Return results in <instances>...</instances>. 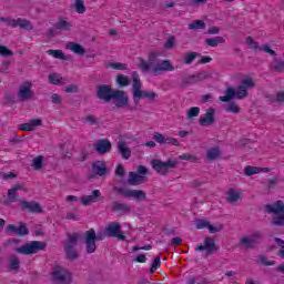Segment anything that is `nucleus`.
Listing matches in <instances>:
<instances>
[{
	"instance_id": "nucleus-1",
	"label": "nucleus",
	"mask_w": 284,
	"mask_h": 284,
	"mask_svg": "<svg viewBox=\"0 0 284 284\" xmlns=\"http://www.w3.org/2000/svg\"><path fill=\"white\" fill-rule=\"evenodd\" d=\"M139 68L142 72H150L152 70L155 77L163 74V72H174V65L170 60H160L156 55V52H151L149 54L148 61L143 58H138Z\"/></svg>"
},
{
	"instance_id": "nucleus-2",
	"label": "nucleus",
	"mask_w": 284,
	"mask_h": 284,
	"mask_svg": "<svg viewBox=\"0 0 284 284\" xmlns=\"http://www.w3.org/2000/svg\"><path fill=\"white\" fill-rule=\"evenodd\" d=\"M108 234L105 231L102 233H98L94 229H90L84 233V244L87 254H94L97 252V241H103Z\"/></svg>"
},
{
	"instance_id": "nucleus-3",
	"label": "nucleus",
	"mask_w": 284,
	"mask_h": 284,
	"mask_svg": "<svg viewBox=\"0 0 284 284\" xmlns=\"http://www.w3.org/2000/svg\"><path fill=\"white\" fill-rule=\"evenodd\" d=\"M176 165H179V160L174 158H169L166 162H163L159 159H154L151 161V166L161 174V176H168L170 174V170H175Z\"/></svg>"
},
{
	"instance_id": "nucleus-4",
	"label": "nucleus",
	"mask_w": 284,
	"mask_h": 284,
	"mask_svg": "<svg viewBox=\"0 0 284 284\" xmlns=\"http://www.w3.org/2000/svg\"><path fill=\"white\" fill-rule=\"evenodd\" d=\"M265 212L267 214H275L277 217L273 220V225L283 226L284 225V203L277 200L273 205L266 204Z\"/></svg>"
},
{
	"instance_id": "nucleus-5",
	"label": "nucleus",
	"mask_w": 284,
	"mask_h": 284,
	"mask_svg": "<svg viewBox=\"0 0 284 284\" xmlns=\"http://www.w3.org/2000/svg\"><path fill=\"white\" fill-rule=\"evenodd\" d=\"M48 247V244L45 242L41 241H31L26 243L22 246H18L14 248V252L17 254H23L24 256H30V254H37L38 252H41Z\"/></svg>"
},
{
	"instance_id": "nucleus-6",
	"label": "nucleus",
	"mask_w": 284,
	"mask_h": 284,
	"mask_svg": "<svg viewBox=\"0 0 284 284\" xmlns=\"http://www.w3.org/2000/svg\"><path fill=\"white\" fill-rule=\"evenodd\" d=\"M212 74L207 71H200L196 74H190L182 77L180 88L185 89L186 85H194L201 83L202 81H207Z\"/></svg>"
},
{
	"instance_id": "nucleus-7",
	"label": "nucleus",
	"mask_w": 284,
	"mask_h": 284,
	"mask_svg": "<svg viewBox=\"0 0 284 284\" xmlns=\"http://www.w3.org/2000/svg\"><path fill=\"white\" fill-rule=\"evenodd\" d=\"M247 91L243 87H237V90L230 87L225 90V95H222L219 98V101H222V103H230L233 99H247Z\"/></svg>"
},
{
	"instance_id": "nucleus-8",
	"label": "nucleus",
	"mask_w": 284,
	"mask_h": 284,
	"mask_svg": "<svg viewBox=\"0 0 284 284\" xmlns=\"http://www.w3.org/2000/svg\"><path fill=\"white\" fill-rule=\"evenodd\" d=\"M113 192L122 194L124 199H135V201H145L148 199V194L143 190H128L114 186Z\"/></svg>"
},
{
	"instance_id": "nucleus-9",
	"label": "nucleus",
	"mask_w": 284,
	"mask_h": 284,
	"mask_svg": "<svg viewBox=\"0 0 284 284\" xmlns=\"http://www.w3.org/2000/svg\"><path fill=\"white\" fill-rule=\"evenodd\" d=\"M0 21L10 26V28H21L22 30H27V31L33 30L32 22H30V20H26L21 18L12 19V18L0 17Z\"/></svg>"
},
{
	"instance_id": "nucleus-10",
	"label": "nucleus",
	"mask_w": 284,
	"mask_h": 284,
	"mask_svg": "<svg viewBox=\"0 0 284 284\" xmlns=\"http://www.w3.org/2000/svg\"><path fill=\"white\" fill-rule=\"evenodd\" d=\"M114 90L112 85L101 84L97 87V97L100 101H104V103H110L114 97Z\"/></svg>"
},
{
	"instance_id": "nucleus-11",
	"label": "nucleus",
	"mask_w": 284,
	"mask_h": 284,
	"mask_svg": "<svg viewBox=\"0 0 284 284\" xmlns=\"http://www.w3.org/2000/svg\"><path fill=\"white\" fill-rule=\"evenodd\" d=\"M104 232L109 239H118V241H125V235L122 234L121 224L119 222L110 223Z\"/></svg>"
},
{
	"instance_id": "nucleus-12",
	"label": "nucleus",
	"mask_w": 284,
	"mask_h": 284,
	"mask_svg": "<svg viewBox=\"0 0 284 284\" xmlns=\"http://www.w3.org/2000/svg\"><path fill=\"white\" fill-rule=\"evenodd\" d=\"M195 252H205L206 256H212L214 252H219V246H216V242L213 237H205L204 244H199Z\"/></svg>"
},
{
	"instance_id": "nucleus-13",
	"label": "nucleus",
	"mask_w": 284,
	"mask_h": 284,
	"mask_svg": "<svg viewBox=\"0 0 284 284\" xmlns=\"http://www.w3.org/2000/svg\"><path fill=\"white\" fill-rule=\"evenodd\" d=\"M110 211L119 216H125V214L132 213V206L125 202L112 201L110 204Z\"/></svg>"
},
{
	"instance_id": "nucleus-14",
	"label": "nucleus",
	"mask_w": 284,
	"mask_h": 284,
	"mask_svg": "<svg viewBox=\"0 0 284 284\" xmlns=\"http://www.w3.org/2000/svg\"><path fill=\"white\" fill-rule=\"evenodd\" d=\"M214 123H216V110L209 108L206 112L200 116L199 124L205 128L207 125H214Z\"/></svg>"
},
{
	"instance_id": "nucleus-15",
	"label": "nucleus",
	"mask_w": 284,
	"mask_h": 284,
	"mask_svg": "<svg viewBox=\"0 0 284 284\" xmlns=\"http://www.w3.org/2000/svg\"><path fill=\"white\" fill-rule=\"evenodd\" d=\"M111 101H113L115 108H125L129 103V98L125 91L115 90Z\"/></svg>"
},
{
	"instance_id": "nucleus-16",
	"label": "nucleus",
	"mask_w": 284,
	"mask_h": 284,
	"mask_svg": "<svg viewBox=\"0 0 284 284\" xmlns=\"http://www.w3.org/2000/svg\"><path fill=\"white\" fill-rule=\"evenodd\" d=\"M7 232H10V234H17V236H28V234H30V230L23 222H20V226L9 224L7 226Z\"/></svg>"
},
{
	"instance_id": "nucleus-17",
	"label": "nucleus",
	"mask_w": 284,
	"mask_h": 284,
	"mask_svg": "<svg viewBox=\"0 0 284 284\" xmlns=\"http://www.w3.org/2000/svg\"><path fill=\"white\" fill-rule=\"evenodd\" d=\"M32 84L30 82H26L23 85L20 87L18 97L20 101H28V99H32L34 97V91H32Z\"/></svg>"
},
{
	"instance_id": "nucleus-18",
	"label": "nucleus",
	"mask_w": 284,
	"mask_h": 284,
	"mask_svg": "<svg viewBox=\"0 0 284 284\" xmlns=\"http://www.w3.org/2000/svg\"><path fill=\"white\" fill-rule=\"evenodd\" d=\"M94 150L98 154H108L112 150V142L108 139H100L95 143Z\"/></svg>"
},
{
	"instance_id": "nucleus-19",
	"label": "nucleus",
	"mask_w": 284,
	"mask_h": 284,
	"mask_svg": "<svg viewBox=\"0 0 284 284\" xmlns=\"http://www.w3.org/2000/svg\"><path fill=\"white\" fill-rule=\"evenodd\" d=\"M20 205L22 210H28V212H31L32 214H41L43 212L41 204H39V202L36 201H22Z\"/></svg>"
},
{
	"instance_id": "nucleus-20",
	"label": "nucleus",
	"mask_w": 284,
	"mask_h": 284,
	"mask_svg": "<svg viewBox=\"0 0 284 284\" xmlns=\"http://www.w3.org/2000/svg\"><path fill=\"white\" fill-rule=\"evenodd\" d=\"M101 201V191L93 190L91 195H84L81 197L82 205H92V203H99Z\"/></svg>"
},
{
	"instance_id": "nucleus-21",
	"label": "nucleus",
	"mask_w": 284,
	"mask_h": 284,
	"mask_svg": "<svg viewBox=\"0 0 284 284\" xmlns=\"http://www.w3.org/2000/svg\"><path fill=\"white\" fill-rule=\"evenodd\" d=\"M42 123L43 121L41 119H33L29 123L20 124L19 129L22 130V132H34Z\"/></svg>"
},
{
	"instance_id": "nucleus-22",
	"label": "nucleus",
	"mask_w": 284,
	"mask_h": 284,
	"mask_svg": "<svg viewBox=\"0 0 284 284\" xmlns=\"http://www.w3.org/2000/svg\"><path fill=\"white\" fill-rule=\"evenodd\" d=\"M118 152L119 154H121L122 159H124L125 161H128V159L132 156V150L128 148V143L123 140H120L118 142Z\"/></svg>"
},
{
	"instance_id": "nucleus-23",
	"label": "nucleus",
	"mask_w": 284,
	"mask_h": 284,
	"mask_svg": "<svg viewBox=\"0 0 284 284\" xmlns=\"http://www.w3.org/2000/svg\"><path fill=\"white\" fill-rule=\"evenodd\" d=\"M132 79H133V84H132V90H133V99L141 97V79L139 78V73L136 71L132 72Z\"/></svg>"
},
{
	"instance_id": "nucleus-24",
	"label": "nucleus",
	"mask_w": 284,
	"mask_h": 284,
	"mask_svg": "<svg viewBox=\"0 0 284 284\" xmlns=\"http://www.w3.org/2000/svg\"><path fill=\"white\" fill-rule=\"evenodd\" d=\"M128 183L133 186L143 185V183H145V176L129 172Z\"/></svg>"
},
{
	"instance_id": "nucleus-25",
	"label": "nucleus",
	"mask_w": 284,
	"mask_h": 284,
	"mask_svg": "<svg viewBox=\"0 0 284 284\" xmlns=\"http://www.w3.org/2000/svg\"><path fill=\"white\" fill-rule=\"evenodd\" d=\"M141 99H146L148 101H156L159 99V94L153 91H141V95L139 98H133L134 103H139Z\"/></svg>"
},
{
	"instance_id": "nucleus-26",
	"label": "nucleus",
	"mask_w": 284,
	"mask_h": 284,
	"mask_svg": "<svg viewBox=\"0 0 284 284\" xmlns=\"http://www.w3.org/2000/svg\"><path fill=\"white\" fill-rule=\"evenodd\" d=\"M92 169L94 174H97L98 176H105L108 174V168L102 161L93 163Z\"/></svg>"
},
{
	"instance_id": "nucleus-27",
	"label": "nucleus",
	"mask_w": 284,
	"mask_h": 284,
	"mask_svg": "<svg viewBox=\"0 0 284 284\" xmlns=\"http://www.w3.org/2000/svg\"><path fill=\"white\" fill-rule=\"evenodd\" d=\"M8 267L11 272H17L21 267V260H19V256L11 254L9 255V263Z\"/></svg>"
},
{
	"instance_id": "nucleus-28",
	"label": "nucleus",
	"mask_w": 284,
	"mask_h": 284,
	"mask_svg": "<svg viewBox=\"0 0 284 284\" xmlns=\"http://www.w3.org/2000/svg\"><path fill=\"white\" fill-rule=\"evenodd\" d=\"M80 236L79 233H68V241L64 243V248L77 247Z\"/></svg>"
},
{
	"instance_id": "nucleus-29",
	"label": "nucleus",
	"mask_w": 284,
	"mask_h": 284,
	"mask_svg": "<svg viewBox=\"0 0 284 284\" xmlns=\"http://www.w3.org/2000/svg\"><path fill=\"white\" fill-rule=\"evenodd\" d=\"M68 48L71 50V52H74V54H79V57H83V54H85V49L83 45L77 42L69 43Z\"/></svg>"
},
{
	"instance_id": "nucleus-30",
	"label": "nucleus",
	"mask_w": 284,
	"mask_h": 284,
	"mask_svg": "<svg viewBox=\"0 0 284 284\" xmlns=\"http://www.w3.org/2000/svg\"><path fill=\"white\" fill-rule=\"evenodd\" d=\"M205 43L210 45V48H216L219 43H225V38L223 37H215V38H207Z\"/></svg>"
},
{
	"instance_id": "nucleus-31",
	"label": "nucleus",
	"mask_w": 284,
	"mask_h": 284,
	"mask_svg": "<svg viewBox=\"0 0 284 284\" xmlns=\"http://www.w3.org/2000/svg\"><path fill=\"white\" fill-rule=\"evenodd\" d=\"M219 156H221V149L219 148H212L206 152V159L209 161H215Z\"/></svg>"
},
{
	"instance_id": "nucleus-32",
	"label": "nucleus",
	"mask_w": 284,
	"mask_h": 284,
	"mask_svg": "<svg viewBox=\"0 0 284 284\" xmlns=\"http://www.w3.org/2000/svg\"><path fill=\"white\" fill-rule=\"evenodd\" d=\"M68 261H77L79 258V252L75 247L64 248Z\"/></svg>"
},
{
	"instance_id": "nucleus-33",
	"label": "nucleus",
	"mask_w": 284,
	"mask_h": 284,
	"mask_svg": "<svg viewBox=\"0 0 284 284\" xmlns=\"http://www.w3.org/2000/svg\"><path fill=\"white\" fill-rule=\"evenodd\" d=\"M55 30H64L68 31L70 28H72V23L60 19L55 24H54Z\"/></svg>"
},
{
	"instance_id": "nucleus-34",
	"label": "nucleus",
	"mask_w": 284,
	"mask_h": 284,
	"mask_svg": "<svg viewBox=\"0 0 284 284\" xmlns=\"http://www.w3.org/2000/svg\"><path fill=\"white\" fill-rule=\"evenodd\" d=\"M239 199H241V195L239 194V192L234 190H230L227 192V195H226L227 203H236L239 202Z\"/></svg>"
},
{
	"instance_id": "nucleus-35",
	"label": "nucleus",
	"mask_w": 284,
	"mask_h": 284,
	"mask_svg": "<svg viewBox=\"0 0 284 284\" xmlns=\"http://www.w3.org/2000/svg\"><path fill=\"white\" fill-rule=\"evenodd\" d=\"M116 83L120 88H128V85H130V78H128V75L119 74L116 77Z\"/></svg>"
},
{
	"instance_id": "nucleus-36",
	"label": "nucleus",
	"mask_w": 284,
	"mask_h": 284,
	"mask_svg": "<svg viewBox=\"0 0 284 284\" xmlns=\"http://www.w3.org/2000/svg\"><path fill=\"white\" fill-rule=\"evenodd\" d=\"M189 30H205V21L195 20L189 24Z\"/></svg>"
},
{
	"instance_id": "nucleus-37",
	"label": "nucleus",
	"mask_w": 284,
	"mask_h": 284,
	"mask_svg": "<svg viewBox=\"0 0 284 284\" xmlns=\"http://www.w3.org/2000/svg\"><path fill=\"white\" fill-rule=\"evenodd\" d=\"M19 201V194L10 189L7 194V201L4 203H17Z\"/></svg>"
},
{
	"instance_id": "nucleus-38",
	"label": "nucleus",
	"mask_w": 284,
	"mask_h": 284,
	"mask_svg": "<svg viewBox=\"0 0 284 284\" xmlns=\"http://www.w3.org/2000/svg\"><path fill=\"white\" fill-rule=\"evenodd\" d=\"M48 54L54 57V59H60L61 61H68V57L61 50H49Z\"/></svg>"
},
{
	"instance_id": "nucleus-39",
	"label": "nucleus",
	"mask_w": 284,
	"mask_h": 284,
	"mask_svg": "<svg viewBox=\"0 0 284 284\" xmlns=\"http://www.w3.org/2000/svg\"><path fill=\"white\" fill-rule=\"evenodd\" d=\"M74 9L75 12H78V14H85V3L83 2V0H75L74 2Z\"/></svg>"
},
{
	"instance_id": "nucleus-40",
	"label": "nucleus",
	"mask_w": 284,
	"mask_h": 284,
	"mask_svg": "<svg viewBox=\"0 0 284 284\" xmlns=\"http://www.w3.org/2000/svg\"><path fill=\"white\" fill-rule=\"evenodd\" d=\"M261 172V168L258 166H245L244 174L245 176H254V174H258Z\"/></svg>"
},
{
	"instance_id": "nucleus-41",
	"label": "nucleus",
	"mask_w": 284,
	"mask_h": 284,
	"mask_svg": "<svg viewBox=\"0 0 284 284\" xmlns=\"http://www.w3.org/2000/svg\"><path fill=\"white\" fill-rule=\"evenodd\" d=\"M240 243H241V245H245V247H247V248H252V247H254V245H256V241H255V239L254 237H247V236H245V237H243L241 241H240Z\"/></svg>"
},
{
	"instance_id": "nucleus-42",
	"label": "nucleus",
	"mask_w": 284,
	"mask_h": 284,
	"mask_svg": "<svg viewBox=\"0 0 284 284\" xmlns=\"http://www.w3.org/2000/svg\"><path fill=\"white\" fill-rule=\"evenodd\" d=\"M200 113H201V108L192 106L191 109H189L186 111V119H194V118L199 116Z\"/></svg>"
},
{
	"instance_id": "nucleus-43",
	"label": "nucleus",
	"mask_w": 284,
	"mask_h": 284,
	"mask_svg": "<svg viewBox=\"0 0 284 284\" xmlns=\"http://www.w3.org/2000/svg\"><path fill=\"white\" fill-rule=\"evenodd\" d=\"M178 161H191V163H196L199 158H196V155L184 153L178 158Z\"/></svg>"
},
{
	"instance_id": "nucleus-44",
	"label": "nucleus",
	"mask_w": 284,
	"mask_h": 284,
	"mask_svg": "<svg viewBox=\"0 0 284 284\" xmlns=\"http://www.w3.org/2000/svg\"><path fill=\"white\" fill-rule=\"evenodd\" d=\"M226 112H231L232 114H239L241 112V108H239V104L236 102H231L225 108Z\"/></svg>"
},
{
	"instance_id": "nucleus-45",
	"label": "nucleus",
	"mask_w": 284,
	"mask_h": 284,
	"mask_svg": "<svg viewBox=\"0 0 284 284\" xmlns=\"http://www.w3.org/2000/svg\"><path fill=\"white\" fill-rule=\"evenodd\" d=\"M32 168L33 170H41L43 168V155H39L32 161Z\"/></svg>"
},
{
	"instance_id": "nucleus-46",
	"label": "nucleus",
	"mask_w": 284,
	"mask_h": 284,
	"mask_svg": "<svg viewBox=\"0 0 284 284\" xmlns=\"http://www.w3.org/2000/svg\"><path fill=\"white\" fill-rule=\"evenodd\" d=\"M195 227L196 230H209L210 223L207 222V220L200 219L195 221Z\"/></svg>"
},
{
	"instance_id": "nucleus-47",
	"label": "nucleus",
	"mask_w": 284,
	"mask_h": 284,
	"mask_svg": "<svg viewBox=\"0 0 284 284\" xmlns=\"http://www.w3.org/2000/svg\"><path fill=\"white\" fill-rule=\"evenodd\" d=\"M276 245L280 247V251L277 252V256H281V258H284V240L280 237L274 239Z\"/></svg>"
},
{
	"instance_id": "nucleus-48",
	"label": "nucleus",
	"mask_w": 284,
	"mask_h": 284,
	"mask_svg": "<svg viewBox=\"0 0 284 284\" xmlns=\"http://www.w3.org/2000/svg\"><path fill=\"white\" fill-rule=\"evenodd\" d=\"M254 80H252V78H246L242 80V84L239 85V88H243L245 92H247V88H254Z\"/></svg>"
},
{
	"instance_id": "nucleus-49",
	"label": "nucleus",
	"mask_w": 284,
	"mask_h": 284,
	"mask_svg": "<svg viewBox=\"0 0 284 284\" xmlns=\"http://www.w3.org/2000/svg\"><path fill=\"white\" fill-rule=\"evenodd\" d=\"M260 52H265L266 54H271V57H276V51H274L268 44H262L258 48Z\"/></svg>"
},
{
	"instance_id": "nucleus-50",
	"label": "nucleus",
	"mask_w": 284,
	"mask_h": 284,
	"mask_svg": "<svg viewBox=\"0 0 284 284\" xmlns=\"http://www.w3.org/2000/svg\"><path fill=\"white\" fill-rule=\"evenodd\" d=\"M196 57H200L199 52H189L184 58V63L186 65H190L192 63V61H194V59H196Z\"/></svg>"
},
{
	"instance_id": "nucleus-51",
	"label": "nucleus",
	"mask_w": 284,
	"mask_h": 284,
	"mask_svg": "<svg viewBox=\"0 0 284 284\" xmlns=\"http://www.w3.org/2000/svg\"><path fill=\"white\" fill-rule=\"evenodd\" d=\"M109 68H112V70H128V64L121 62H111L109 63Z\"/></svg>"
},
{
	"instance_id": "nucleus-52",
	"label": "nucleus",
	"mask_w": 284,
	"mask_h": 284,
	"mask_svg": "<svg viewBox=\"0 0 284 284\" xmlns=\"http://www.w3.org/2000/svg\"><path fill=\"white\" fill-rule=\"evenodd\" d=\"M14 53L8 47L0 44V57H12Z\"/></svg>"
},
{
	"instance_id": "nucleus-53",
	"label": "nucleus",
	"mask_w": 284,
	"mask_h": 284,
	"mask_svg": "<svg viewBox=\"0 0 284 284\" xmlns=\"http://www.w3.org/2000/svg\"><path fill=\"white\" fill-rule=\"evenodd\" d=\"M52 276H54L55 281H58L59 283H65L67 281L65 274L59 271H53Z\"/></svg>"
},
{
	"instance_id": "nucleus-54",
	"label": "nucleus",
	"mask_w": 284,
	"mask_h": 284,
	"mask_svg": "<svg viewBox=\"0 0 284 284\" xmlns=\"http://www.w3.org/2000/svg\"><path fill=\"white\" fill-rule=\"evenodd\" d=\"M84 123H89V125H97L99 123V119L94 115L89 114L83 119Z\"/></svg>"
},
{
	"instance_id": "nucleus-55",
	"label": "nucleus",
	"mask_w": 284,
	"mask_h": 284,
	"mask_svg": "<svg viewBox=\"0 0 284 284\" xmlns=\"http://www.w3.org/2000/svg\"><path fill=\"white\" fill-rule=\"evenodd\" d=\"M224 227H225V225H223V224H219L217 226L209 224V232H210V234H216V233L223 231Z\"/></svg>"
},
{
	"instance_id": "nucleus-56",
	"label": "nucleus",
	"mask_w": 284,
	"mask_h": 284,
	"mask_svg": "<svg viewBox=\"0 0 284 284\" xmlns=\"http://www.w3.org/2000/svg\"><path fill=\"white\" fill-rule=\"evenodd\" d=\"M257 263H262V265H265V266L276 265L275 261H267V257H265V255H261L257 258Z\"/></svg>"
},
{
	"instance_id": "nucleus-57",
	"label": "nucleus",
	"mask_w": 284,
	"mask_h": 284,
	"mask_svg": "<svg viewBox=\"0 0 284 284\" xmlns=\"http://www.w3.org/2000/svg\"><path fill=\"white\" fill-rule=\"evenodd\" d=\"M49 81L53 85H59V83H61V77L57 73H51V74H49Z\"/></svg>"
},
{
	"instance_id": "nucleus-58",
	"label": "nucleus",
	"mask_w": 284,
	"mask_h": 284,
	"mask_svg": "<svg viewBox=\"0 0 284 284\" xmlns=\"http://www.w3.org/2000/svg\"><path fill=\"white\" fill-rule=\"evenodd\" d=\"M159 267H161V256H156L153 260L152 266H151V274H154V272L156 270H159Z\"/></svg>"
},
{
	"instance_id": "nucleus-59",
	"label": "nucleus",
	"mask_w": 284,
	"mask_h": 284,
	"mask_svg": "<svg viewBox=\"0 0 284 284\" xmlns=\"http://www.w3.org/2000/svg\"><path fill=\"white\" fill-rule=\"evenodd\" d=\"M67 94H77L79 92V85L77 84H69L65 88Z\"/></svg>"
},
{
	"instance_id": "nucleus-60",
	"label": "nucleus",
	"mask_w": 284,
	"mask_h": 284,
	"mask_svg": "<svg viewBox=\"0 0 284 284\" xmlns=\"http://www.w3.org/2000/svg\"><path fill=\"white\" fill-rule=\"evenodd\" d=\"M153 139L154 141H156V143H160L161 145L165 143V136L159 132H154Z\"/></svg>"
},
{
	"instance_id": "nucleus-61",
	"label": "nucleus",
	"mask_w": 284,
	"mask_h": 284,
	"mask_svg": "<svg viewBox=\"0 0 284 284\" xmlns=\"http://www.w3.org/2000/svg\"><path fill=\"white\" fill-rule=\"evenodd\" d=\"M174 41H176V38L174 36L170 37L164 44L165 50H172L174 48Z\"/></svg>"
},
{
	"instance_id": "nucleus-62",
	"label": "nucleus",
	"mask_w": 284,
	"mask_h": 284,
	"mask_svg": "<svg viewBox=\"0 0 284 284\" xmlns=\"http://www.w3.org/2000/svg\"><path fill=\"white\" fill-rule=\"evenodd\" d=\"M164 144L166 145H181V143H179V140L174 139V138H165L164 139Z\"/></svg>"
},
{
	"instance_id": "nucleus-63",
	"label": "nucleus",
	"mask_w": 284,
	"mask_h": 284,
	"mask_svg": "<svg viewBox=\"0 0 284 284\" xmlns=\"http://www.w3.org/2000/svg\"><path fill=\"white\" fill-rule=\"evenodd\" d=\"M280 181L281 180L277 176L268 180V184H267L268 190H272V187H275V185H278Z\"/></svg>"
},
{
	"instance_id": "nucleus-64",
	"label": "nucleus",
	"mask_w": 284,
	"mask_h": 284,
	"mask_svg": "<svg viewBox=\"0 0 284 284\" xmlns=\"http://www.w3.org/2000/svg\"><path fill=\"white\" fill-rule=\"evenodd\" d=\"M138 174H139L140 176H145V175H148V174H149L148 168H145L144 165H139V166H138Z\"/></svg>"
}]
</instances>
